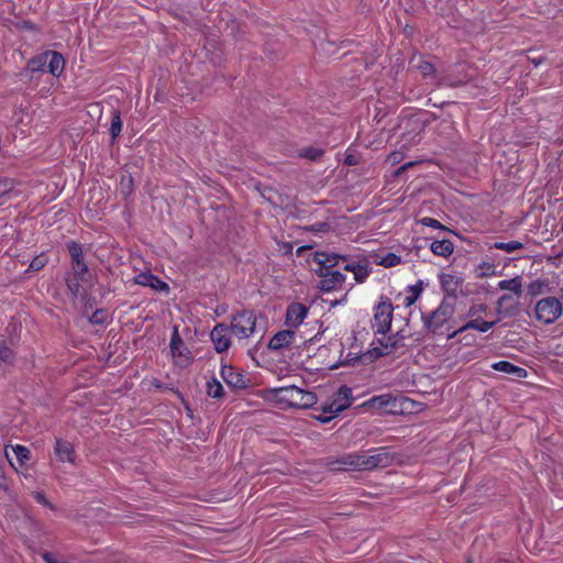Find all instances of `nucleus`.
<instances>
[{"label": "nucleus", "mask_w": 563, "mask_h": 563, "mask_svg": "<svg viewBox=\"0 0 563 563\" xmlns=\"http://www.w3.org/2000/svg\"><path fill=\"white\" fill-rule=\"evenodd\" d=\"M314 261L320 265L319 275L321 280L319 287L322 291L329 292L343 286L345 276L331 268L339 265L340 262H346L345 257L335 253L316 252Z\"/></svg>", "instance_id": "nucleus-1"}, {"label": "nucleus", "mask_w": 563, "mask_h": 563, "mask_svg": "<svg viewBox=\"0 0 563 563\" xmlns=\"http://www.w3.org/2000/svg\"><path fill=\"white\" fill-rule=\"evenodd\" d=\"M389 462V455L383 450L371 452L353 453L343 456L334 463V470L355 471L373 470L375 467L386 466Z\"/></svg>", "instance_id": "nucleus-2"}, {"label": "nucleus", "mask_w": 563, "mask_h": 563, "mask_svg": "<svg viewBox=\"0 0 563 563\" xmlns=\"http://www.w3.org/2000/svg\"><path fill=\"white\" fill-rule=\"evenodd\" d=\"M455 313L454 303L442 300L431 313L422 316L424 327L433 333H443L452 329Z\"/></svg>", "instance_id": "nucleus-3"}, {"label": "nucleus", "mask_w": 563, "mask_h": 563, "mask_svg": "<svg viewBox=\"0 0 563 563\" xmlns=\"http://www.w3.org/2000/svg\"><path fill=\"white\" fill-rule=\"evenodd\" d=\"M365 406L391 415L413 410V401L411 399L402 396H394L393 394H383L372 397L365 402Z\"/></svg>", "instance_id": "nucleus-4"}, {"label": "nucleus", "mask_w": 563, "mask_h": 563, "mask_svg": "<svg viewBox=\"0 0 563 563\" xmlns=\"http://www.w3.org/2000/svg\"><path fill=\"white\" fill-rule=\"evenodd\" d=\"M352 404V390L347 386H341L330 404L323 407L324 416L318 417L321 422H329L332 418L349 408Z\"/></svg>", "instance_id": "nucleus-5"}, {"label": "nucleus", "mask_w": 563, "mask_h": 563, "mask_svg": "<svg viewBox=\"0 0 563 563\" xmlns=\"http://www.w3.org/2000/svg\"><path fill=\"white\" fill-rule=\"evenodd\" d=\"M562 303L555 297H547L539 300L534 307L536 318L543 323H552L562 314Z\"/></svg>", "instance_id": "nucleus-6"}, {"label": "nucleus", "mask_w": 563, "mask_h": 563, "mask_svg": "<svg viewBox=\"0 0 563 563\" xmlns=\"http://www.w3.org/2000/svg\"><path fill=\"white\" fill-rule=\"evenodd\" d=\"M256 328V313L253 311H242L234 316L231 321V332L238 339H247L254 332Z\"/></svg>", "instance_id": "nucleus-7"}, {"label": "nucleus", "mask_w": 563, "mask_h": 563, "mask_svg": "<svg viewBox=\"0 0 563 563\" xmlns=\"http://www.w3.org/2000/svg\"><path fill=\"white\" fill-rule=\"evenodd\" d=\"M46 63H48V70L53 76L59 77L63 74L65 69V59L63 55L57 52H46L42 54L37 58L32 59L29 67L33 71L40 70V68Z\"/></svg>", "instance_id": "nucleus-8"}, {"label": "nucleus", "mask_w": 563, "mask_h": 563, "mask_svg": "<svg viewBox=\"0 0 563 563\" xmlns=\"http://www.w3.org/2000/svg\"><path fill=\"white\" fill-rule=\"evenodd\" d=\"M393 305L389 300L379 301L374 308L373 328L375 332L385 334L389 331L393 320Z\"/></svg>", "instance_id": "nucleus-9"}, {"label": "nucleus", "mask_w": 563, "mask_h": 563, "mask_svg": "<svg viewBox=\"0 0 563 563\" xmlns=\"http://www.w3.org/2000/svg\"><path fill=\"white\" fill-rule=\"evenodd\" d=\"M169 347L175 364L178 366H186L190 363V352L179 336L177 328L173 331Z\"/></svg>", "instance_id": "nucleus-10"}, {"label": "nucleus", "mask_w": 563, "mask_h": 563, "mask_svg": "<svg viewBox=\"0 0 563 563\" xmlns=\"http://www.w3.org/2000/svg\"><path fill=\"white\" fill-rule=\"evenodd\" d=\"M302 342L301 338L298 340L294 330H283L277 332L268 342V349L279 351L290 347L291 345H299Z\"/></svg>", "instance_id": "nucleus-11"}, {"label": "nucleus", "mask_w": 563, "mask_h": 563, "mask_svg": "<svg viewBox=\"0 0 563 563\" xmlns=\"http://www.w3.org/2000/svg\"><path fill=\"white\" fill-rule=\"evenodd\" d=\"M230 332L231 329L223 323H219L212 329L210 336L218 353H222L230 347Z\"/></svg>", "instance_id": "nucleus-12"}, {"label": "nucleus", "mask_w": 563, "mask_h": 563, "mask_svg": "<svg viewBox=\"0 0 563 563\" xmlns=\"http://www.w3.org/2000/svg\"><path fill=\"white\" fill-rule=\"evenodd\" d=\"M134 283L144 287H150L159 292H167L169 286L167 283L161 280L157 276L151 272H141L134 277Z\"/></svg>", "instance_id": "nucleus-13"}, {"label": "nucleus", "mask_w": 563, "mask_h": 563, "mask_svg": "<svg viewBox=\"0 0 563 563\" xmlns=\"http://www.w3.org/2000/svg\"><path fill=\"white\" fill-rule=\"evenodd\" d=\"M221 377L231 387L242 389L247 387L249 380L238 369L229 365L221 366Z\"/></svg>", "instance_id": "nucleus-14"}, {"label": "nucleus", "mask_w": 563, "mask_h": 563, "mask_svg": "<svg viewBox=\"0 0 563 563\" xmlns=\"http://www.w3.org/2000/svg\"><path fill=\"white\" fill-rule=\"evenodd\" d=\"M439 280L442 290L449 296H455L462 287L463 278L451 273H441Z\"/></svg>", "instance_id": "nucleus-15"}, {"label": "nucleus", "mask_w": 563, "mask_h": 563, "mask_svg": "<svg viewBox=\"0 0 563 563\" xmlns=\"http://www.w3.org/2000/svg\"><path fill=\"white\" fill-rule=\"evenodd\" d=\"M54 454L56 455L57 460L62 463L75 464L76 455L74 445L66 440H56L54 446Z\"/></svg>", "instance_id": "nucleus-16"}, {"label": "nucleus", "mask_w": 563, "mask_h": 563, "mask_svg": "<svg viewBox=\"0 0 563 563\" xmlns=\"http://www.w3.org/2000/svg\"><path fill=\"white\" fill-rule=\"evenodd\" d=\"M308 314V309L305 305L294 302L289 305L286 313V324L291 328H296L302 323Z\"/></svg>", "instance_id": "nucleus-17"}, {"label": "nucleus", "mask_w": 563, "mask_h": 563, "mask_svg": "<svg viewBox=\"0 0 563 563\" xmlns=\"http://www.w3.org/2000/svg\"><path fill=\"white\" fill-rule=\"evenodd\" d=\"M495 324H496V321H485V320H481L479 318L472 319L468 322H466L465 324H463L462 327L457 328L456 330H453L452 332L448 333V338L453 339L457 334H460L466 330H470V329L485 333V332L489 331Z\"/></svg>", "instance_id": "nucleus-18"}, {"label": "nucleus", "mask_w": 563, "mask_h": 563, "mask_svg": "<svg viewBox=\"0 0 563 563\" xmlns=\"http://www.w3.org/2000/svg\"><path fill=\"white\" fill-rule=\"evenodd\" d=\"M492 368L501 372L508 375H511L516 378H527L528 372L526 368L517 366L508 361H499L492 364Z\"/></svg>", "instance_id": "nucleus-19"}, {"label": "nucleus", "mask_w": 563, "mask_h": 563, "mask_svg": "<svg viewBox=\"0 0 563 563\" xmlns=\"http://www.w3.org/2000/svg\"><path fill=\"white\" fill-rule=\"evenodd\" d=\"M294 388L296 386L289 385L278 388H273L269 390V394L280 404H284L289 407L294 394Z\"/></svg>", "instance_id": "nucleus-20"}, {"label": "nucleus", "mask_w": 563, "mask_h": 563, "mask_svg": "<svg viewBox=\"0 0 563 563\" xmlns=\"http://www.w3.org/2000/svg\"><path fill=\"white\" fill-rule=\"evenodd\" d=\"M430 249L433 254L443 256V257L450 256L454 251L453 243L450 240L433 241L431 243Z\"/></svg>", "instance_id": "nucleus-21"}, {"label": "nucleus", "mask_w": 563, "mask_h": 563, "mask_svg": "<svg viewBox=\"0 0 563 563\" xmlns=\"http://www.w3.org/2000/svg\"><path fill=\"white\" fill-rule=\"evenodd\" d=\"M374 263L386 268L395 267L401 263V257L395 253L376 254Z\"/></svg>", "instance_id": "nucleus-22"}, {"label": "nucleus", "mask_w": 563, "mask_h": 563, "mask_svg": "<svg viewBox=\"0 0 563 563\" xmlns=\"http://www.w3.org/2000/svg\"><path fill=\"white\" fill-rule=\"evenodd\" d=\"M498 287L501 290H509V291H512L515 294H520L522 285H521L520 278L517 277V278L500 280L498 283Z\"/></svg>", "instance_id": "nucleus-23"}, {"label": "nucleus", "mask_w": 563, "mask_h": 563, "mask_svg": "<svg viewBox=\"0 0 563 563\" xmlns=\"http://www.w3.org/2000/svg\"><path fill=\"white\" fill-rule=\"evenodd\" d=\"M11 449L20 464H24L30 460L31 452L26 446L16 444L11 446Z\"/></svg>", "instance_id": "nucleus-24"}, {"label": "nucleus", "mask_w": 563, "mask_h": 563, "mask_svg": "<svg viewBox=\"0 0 563 563\" xmlns=\"http://www.w3.org/2000/svg\"><path fill=\"white\" fill-rule=\"evenodd\" d=\"M207 393L210 397L220 398L223 395V387L217 379L207 383Z\"/></svg>", "instance_id": "nucleus-25"}, {"label": "nucleus", "mask_w": 563, "mask_h": 563, "mask_svg": "<svg viewBox=\"0 0 563 563\" xmlns=\"http://www.w3.org/2000/svg\"><path fill=\"white\" fill-rule=\"evenodd\" d=\"M522 243L518 241H509V242H496L494 244L495 249L503 250L507 253H512L517 250L522 249Z\"/></svg>", "instance_id": "nucleus-26"}, {"label": "nucleus", "mask_w": 563, "mask_h": 563, "mask_svg": "<svg viewBox=\"0 0 563 563\" xmlns=\"http://www.w3.org/2000/svg\"><path fill=\"white\" fill-rule=\"evenodd\" d=\"M487 310V305L483 302H474L466 312L467 318L476 319Z\"/></svg>", "instance_id": "nucleus-27"}, {"label": "nucleus", "mask_w": 563, "mask_h": 563, "mask_svg": "<svg viewBox=\"0 0 563 563\" xmlns=\"http://www.w3.org/2000/svg\"><path fill=\"white\" fill-rule=\"evenodd\" d=\"M302 399L299 408H310L317 404V396L312 391L301 390Z\"/></svg>", "instance_id": "nucleus-28"}, {"label": "nucleus", "mask_w": 563, "mask_h": 563, "mask_svg": "<svg viewBox=\"0 0 563 563\" xmlns=\"http://www.w3.org/2000/svg\"><path fill=\"white\" fill-rule=\"evenodd\" d=\"M68 251L71 256V263L82 261L84 253L80 244L76 242L68 243Z\"/></svg>", "instance_id": "nucleus-29"}, {"label": "nucleus", "mask_w": 563, "mask_h": 563, "mask_svg": "<svg viewBox=\"0 0 563 563\" xmlns=\"http://www.w3.org/2000/svg\"><path fill=\"white\" fill-rule=\"evenodd\" d=\"M371 268L366 264H358L354 272V279L357 283H363L369 275Z\"/></svg>", "instance_id": "nucleus-30"}, {"label": "nucleus", "mask_w": 563, "mask_h": 563, "mask_svg": "<svg viewBox=\"0 0 563 563\" xmlns=\"http://www.w3.org/2000/svg\"><path fill=\"white\" fill-rule=\"evenodd\" d=\"M122 130L121 118L115 113L111 121L110 132L113 139L118 137Z\"/></svg>", "instance_id": "nucleus-31"}, {"label": "nucleus", "mask_w": 563, "mask_h": 563, "mask_svg": "<svg viewBox=\"0 0 563 563\" xmlns=\"http://www.w3.org/2000/svg\"><path fill=\"white\" fill-rule=\"evenodd\" d=\"M109 319V314L104 310H96L90 317V322L93 324H103Z\"/></svg>", "instance_id": "nucleus-32"}, {"label": "nucleus", "mask_w": 563, "mask_h": 563, "mask_svg": "<svg viewBox=\"0 0 563 563\" xmlns=\"http://www.w3.org/2000/svg\"><path fill=\"white\" fill-rule=\"evenodd\" d=\"M323 154V151L320 150V148H313V147H309V148H305L302 152H301V156L302 157H306L308 159H311V161H316L318 158H320Z\"/></svg>", "instance_id": "nucleus-33"}, {"label": "nucleus", "mask_w": 563, "mask_h": 563, "mask_svg": "<svg viewBox=\"0 0 563 563\" xmlns=\"http://www.w3.org/2000/svg\"><path fill=\"white\" fill-rule=\"evenodd\" d=\"M71 266L75 275H77L79 279H84L88 271L84 261L74 262L71 263Z\"/></svg>", "instance_id": "nucleus-34"}, {"label": "nucleus", "mask_w": 563, "mask_h": 563, "mask_svg": "<svg viewBox=\"0 0 563 563\" xmlns=\"http://www.w3.org/2000/svg\"><path fill=\"white\" fill-rule=\"evenodd\" d=\"M47 262V258L45 255H40V256H36L35 258H33V261L31 262L29 268L32 269V271H40L42 269L45 264Z\"/></svg>", "instance_id": "nucleus-35"}, {"label": "nucleus", "mask_w": 563, "mask_h": 563, "mask_svg": "<svg viewBox=\"0 0 563 563\" xmlns=\"http://www.w3.org/2000/svg\"><path fill=\"white\" fill-rule=\"evenodd\" d=\"M422 290H423V285H422L421 280H418L416 284L409 285L406 288V292L412 295L417 299L420 297Z\"/></svg>", "instance_id": "nucleus-36"}, {"label": "nucleus", "mask_w": 563, "mask_h": 563, "mask_svg": "<svg viewBox=\"0 0 563 563\" xmlns=\"http://www.w3.org/2000/svg\"><path fill=\"white\" fill-rule=\"evenodd\" d=\"M301 390L302 389L299 387L294 388V394L289 407L299 408L300 401L302 399Z\"/></svg>", "instance_id": "nucleus-37"}, {"label": "nucleus", "mask_w": 563, "mask_h": 563, "mask_svg": "<svg viewBox=\"0 0 563 563\" xmlns=\"http://www.w3.org/2000/svg\"><path fill=\"white\" fill-rule=\"evenodd\" d=\"M495 267L488 263H483L478 266L479 276H490L494 274Z\"/></svg>", "instance_id": "nucleus-38"}, {"label": "nucleus", "mask_w": 563, "mask_h": 563, "mask_svg": "<svg viewBox=\"0 0 563 563\" xmlns=\"http://www.w3.org/2000/svg\"><path fill=\"white\" fill-rule=\"evenodd\" d=\"M422 224L423 225H427V227H430V228H433V229H443V225L435 219H432V218H423L421 220Z\"/></svg>", "instance_id": "nucleus-39"}, {"label": "nucleus", "mask_w": 563, "mask_h": 563, "mask_svg": "<svg viewBox=\"0 0 563 563\" xmlns=\"http://www.w3.org/2000/svg\"><path fill=\"white\" fill-rule=\"evenodd\" d=\"M11 357L12 351L5 345H0V360L3 362H9Z\"/></svg>", "instance_id": "nucleus-40"}, {"label": "nucleus", "mask_w": 563, "mask_h": 563, "mask_svg": "<svg viewBox=\"0 0 563 563\" xmlns=\"http://www.w3.org/2000/svg\"><path fill=\"white\" fill-rule=\"evenodd\" d=\"M417 301V298H415L412 295L406 292L402 299V305L405 307H410Z\"/></svg>", "instance_id": "nucleus-41"}, {"label": "nucleus", "mask_w": 563, "mask_h": 563, "mask_svg": "<svg viewBox=\"0 0 563 563\" xmlns=\"http://www.w3.org/2000/svg\"><path fill=\"white\" fill-rule=\"evenodd\" d=\"M67 285H68V288L70 289V291L75 295V296H78L80 294V286L78 283H75L73 280H68L67 282Z\"/></svg>", "instance_id": "nucleus-42"}, {"label": "nucleus", "mask_w": 563, "mask_h": 563, "mask_svg": "<svg viewBox=\"0 0 563 563\" xmlns=\"http://www.w3.org/2000/svg\"><path fill=\"white\" fill-rule=\"evenodd\" d=\"M420 69L424 76L431 75L433 73V66L430 63H423L420 66Z\"/></svg>", "instance_id": "nucleus-43"}, {"label": "nucleus", "mask_w": 563, "mask_h": 563, "mask_svg": "<svg viewBox=\"0 0 563 563\" xmlns=\"http://www.w3.org/2000/svg\"><path fill=\"white\" fill-rule=\"evenodd\" d=\"M34 498H35L38 503H41V504H43V505H47V504H48V503H47L46 497L44 496V494H42V493H40V492L34 493Z\"/></svg>", "instance_id": "nucleus-44"}, {"label": "nucleus", "mask_w": 563, "mask_h": 563, "mask_svg": "<svg viewBox=\"0 0 563 563\" xmlns=\"http://www.w3.org/2000/svg\"><path fill=\"white\" fill-rule=\"evenodd\" d=\"M11 190V186L8 183L0 184V196L8 194Z\"/></svg>", "instance_id": "nucleus-45"}, {"label": "nucleus", "mask_w": 563, "mask_h": 563, "mask_svg": "<svg viewBox=\"0 0 563 563\" xmlns=\"http://www.w3.org/2000/svg\"><path fill=\"white\" fill-rule=\"evenodd\" d=\"M358 264H360V263H354V262H352V263H345V264H344V269H345V271H349V272H352V273L354 274L355 268L357 267V265H358Z\"/></svg>", "instance_id": "nucleus-46"}, {"label": "nucleus", "mask_w": 563, "mask_h": 563, "mask_svg": "<svg viewBox=\"0 0 563 563\" xmlns=\"http://www.w3.org/2000/svg\"><path fill=\"white\" fill-rule=\"evenodd\" d=\"M541 286H542V285H541V283H539V282L534 283L533 285H531V291H532L533 294H538V292L540 291V290H539V288H540Z\"/></svg>", "instance_id": "nucleus-47"}, {"label": "nucleus", "mask_w": 563, "mask_h": 563, "mask_svg": "<svg viewBox=\"0 0 563 563\" xmlns=\"http://www.w3.org/2000/svg\"><path fill=\"white\" fill-rule=\"evenodd\" d=\"M44 560L47 562V563H56L55 559L53 558V555L51 554H45L44 555Z\"/></svg>", "instance_id": "nucleus-48"}, {"label": "nucleus", "mask_w": 563, "mask_h": 563, "mask_svg": "<svg viewBox=\"0 0 563 563\" xmlns=\"http://www.w3.org/2000/svg\"><path fill=\"white\" fill-rule=\"evenodd\" d=\"M124 183H126V184H128V186H130V184H131V177H130V176H123V177L121 178V185L123 186V185H124Z\"/></svg>", "instance_id": "nucleus-49"}, {"label": "nucleus", "mask_w": 563, "mask_h": 563, "mask_svg": "<svg viewBox=\"0 0 563 563\" xmlns=\"http://www.w3.org/2000/svg\"><path fill=\"white\" fill-rule=\"evenodd\" d=\"M345 163L349 165H354V164H356V161L351 155H349L345 158Z\"/></svg>", "instance_id": "nucleus-50"}, {"label": "nucleus", "mask_w": 563, "mask_h": 563, "mask_svg": "<svg viewBox=\"0 0 563 563\" xmlns=\"http://www.w3.org/2000/svg\"><path fill=\"white\" fill-rule=\"evenodd\" d=\"M389 159H390L393 163L398 162V154H397V153H393V154L389 156Z\"/></svg>", "instance_id": "nucleus-51"}, {"label": "nucleus", "mask_w": 563, "mask_h": 563, "mask_svg": "<svg viewBox=\"0 0 563 563\" xmlns=\"http://www.w3.org/2000/svg\"><path fill=\"white\" fill-rule=\"evenodd\" d=\"M5 456H7V457H9V452H8V450H5ZM8 460H10V459H8ZM9 462H10V464L13 466L12 462H11V461H9Z\"/></svg>", "instance_id": "nucleus-52"}, {"label": "nucleus", "mask_w": 563, "mask_h": 563, "mask_svg": "<svg viewBox=\"0 0 563 563\" xmlns=\"http://www.w3.org/2000/svg\"><path fill=\"white\" fill-rule=\"evenodd\" d=\"M506 299H507V296H503V297L500 298V301H504V300H506Z\"/></svg>", "instance_id": "nucleus-53"}]
</instances>
